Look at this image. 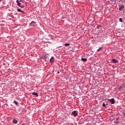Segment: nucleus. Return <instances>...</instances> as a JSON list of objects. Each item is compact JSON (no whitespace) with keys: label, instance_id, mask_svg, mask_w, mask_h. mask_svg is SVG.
Segmentation results:
<instances>
[{"label":"nucleus","instance_id":"nucleus-1","mask_svg":"<svg viewBox=\"0 0 125 125\" xmlns=\"http://www.w3.org/2000/svg\"><path fill=\"white\" fill-rule=\"evenodd\" d=\"M16 2L17 3V5L19 6L20 7L23 8L25 7V5L24 4V2H20L19 0H17Z\"/></svg>","mask_w":125,"mask_h":125},{"label":"nucleus","instance_id":"nucleus-2","mask_svg":"<svg viewBox=\"0 0 125 125\" xmlns=\"http://www.w3.org/2000/svg\"><path fill=\"white\" fill-rule=\"evenodd\" d=\"M71 115L74 116V117H77V116H78L79 114H78V112L77 111L74 110L72 112Z\"/></svg>","mask_w":125,"mask_h":125},{"label":"nucleus","instance_id":"nucleus-3","mask_svg":"<svg viewBox=\"0 0 125 125\" xmlns=\"http://www.w3.org/2000/svg\"><path fill=\"white\" fill-rule=\"evenodd\" d=\"M108 101H109L110 103H111V104H115V99H107Z\"/></svg>","mask_w":125,"mask_h":125},{"label":"nucleus","instance_id":"nucleus-4","mask_svg":"<svg viewBox=\"0 0 125 125\" xmlns=\"http://www.w3.org/2000/svg\"><path fill=\"white\" fill-rule=\"evenodd\" d=\"M55 59H54V57H52L51 59H50V63H52L54 62Z\"/></svg>","mask_w":125,"mask_h":125},{"label":"nucleus","instance_id":"nucleus-5","mask_svg":"<svg viewBox=\"0 0 125 125\" xmlns=\"http://www.w3.org/2000/svg\"><path fill=\"white\" fill-rule=\"evenodd\" d=\"M36 24V21H32L29 24V25L31 27H33Z\"/></svg>","mask_w":125,"mask_h":125},{"label":"nucleus","instance_id":"nucleus-6","mask_svg":"<svg viewBox=\"0 0 125 125\" xmlns=\"http://www.w3.org/2000/svg\"><path fill=\"white\" fill-rule=\"evenodd\" d=\"M124 8H125V6H124V5H121L120 6L119 10H122V9H124Z\"/></svg>","mask_w":125,"mask_h":125},{"label":"nucleus","instance_id":"nucleus-7","mask_svg":"<svg viewBox=\"0 0 125 125\" xmlns=\"http://www.w3.org/2000/svg\"><path fill=\"white\" fill-rule=\"evenodd\" d=\"M13 124H17V123H18V121H17V120L14 119L13 120Z\"/></svg>","mask_w":125,"mask_h":125},{"label":"nucleus","instance_id":"nucleus-8","mask_svg":"<svg viewBox=\"0 0 125 125\" xmlns=\"http://www.w3.org/2000/svg\"><path fill=\"white\" fill-rule=\"evenodd\" d=\"M81 60L82 61H83V62L87 61V59L86 58H82Z\"/></svg>","mask_w":125,"mask_h":125},{"label":"nucleus","instance_id":"nucleus-9","mask_svg":"<svg viewBox=\"0 0 125 125\" xmlns=\"http://www.w3.org/2000/svg\"><path fill=\"white\" fill-rule=\"evenodd\" d=\"M17 11L18 12H21V13H24V11H21V9H18Z\"/></svg>","mask_w":125,"mask_h":125},{"label":"nucleus","instance_id":"nucleus-10","mask_svg":"<svg viewBox=\"0 0 125 125\" xmlns=\"http://www.w3.org/2000/svg\"><path fill=\"white\" fill-rule=\"evenodd\" d=\"M32 95H35V96H37V97H38V96H39V95L38 94V93H37L36 92L32 93Z\"/></svg>","mask_w":125,"mask_h":125},{"label":"nucleus","instance_id":"nucleus-11","mask_svg":"<svg viewBox=\"0 0 125 125\" xmlns=\"http://www.w3.org/2000/svg\"><path fill=\"white\" fill-rule=\"evenodd\" d=\"M116 120L114 121V123L115 124H119V119L118 118H116Z\"/></svg>","mask_w":125,"mask_h":125},{"label":"nucleus","instance_id":"nucleus-12","mask_svg":"<svg viewBox=\"0 0 125 125\" xmlns=\"http://www.w3.org/2000/svg\"><path fill=\"white\" fill-rule=\"evenodd\" d=\"M112 62L113 63H118V61L116 59H113L112 60Z\"/></svg>","mask_w":125,"mask_h":125},{"label":"nucleus","instance_id":"nucleus-13","mask_svg":"<svg viewBox=\"0 0 125 125\" xmlns=\"http://www.w3.org/2000/svg\"><path fill=\"white\" fill-rule=\"evenodd\" d=\"M14 103L15 104V105H18V102H17L16 101H14Z\"/></svg>","mask_w":125,"mask_h":125},{"label":"nucleus","instance_id":"nucleus-14","mask_svg":"<svg viewBox=\"0 0 125 125\" xmlns=\"http://www.w3.org/2000/svg\"><path fill=\"white\" fill-rule=\"evenodd\" d=\"M64 45L65 46H69V45H70V43H65Z\"/></svg>","mask_w":125,"mask_h":125},{"label":"nucleus","instance_id":"nucleus-15","mask_svg":"<svg viewBox=\"0 0 125 125\" xmlns=\"http://www.w3.org/2000/svg\"><path fill=\"white\" fill-rule=\"evenodd\" d=\"M101 49H102V47H100V48L97 50V52L100 51V50H101Z\"/></svg>","mask_w":125,"mask_h":125},{"label":"nucleus","instance_id":"nucleus-16","mask_svg":"<svg viewBox=\"0 0 125 125\" xmlns=\"http://www.w3.org/2000/svg\"><path fill=\"white\" fill-rule=\"evenodd\" d=\"M103 107H106V104H105V103H103Z\"/></svg>","mask_w":125,"mask_h":125},{"label":"nucleus","instance_id":"nucleus-17","mask_svg":"<svg viewBox=\"0 0 125 125\" xmlns=\"http://www.w3.org/2000/svg\"><path fill=\"white\" fill-rule=\"evenodd\" d=\"M119 21H120V22H123V19L122 18H120L119 19Z\"/></svg>","mask_w":125,"mask_h":125},{"label":"nucleus","instance_id":"nucleus-18","mask_svg":"<svg viewBox=\"0 0 125 125\" xmlns=\"http://www.w3.org/2000/svg\"><path fill=\"white\" fill-rule=\"evenodd\" d=\"M101 25H99L97 27V28H98V29H99V28H101Z\"/></svg>","mask_w":125,"mask_h":125},{"label":"nucleus","instance_id":"nucleus-19","mask_svg":"<svg viewBox=\"0 0 125 125\" xmlns=\"http://www.w3.org/2000/svg\"><path fill=\"white\" fill-rule=\"evenodd\" d=\"M20 2H24L23 0H20Z\"/></svg>","mask_w":125,"mask_h":125},{"label":"nucleus","instance_id":"nucleus-20","mask_svg":"<svg viewBox=\"0 0 125 125\" xmlns=\"http://www.w3.org/2000/svg\"><path fill=\"white\" fill-rule=\"evenodd\" d=\"M122 88V86H120V87H119V89H121Z\"/></svg>","mask_w":125,"mask_h":125},{"label":"nucleus","instance_id":"nucleus-21","mask_svg":"<svg viewBox=\"0 0 125 125\" xmlns=\"http://www.w3.org/2000/svg\"><path fill=\"white\" fill-rule=\"evenodd\" d=\"M58 74H60V72H59V71H58Z\"/></svg>","mask_w":125,"mask_h":125},{"label":"nucleus","instance_id":"nucleus-22","mask_svg":"<svg viewBox=\"0 0 125 125\" xmlns=\"http://www.w3.org/2000/svg\"><path fill=\"white\" fill-rule=\"evenodd\" d=\"M0 1H1V0H0Z\"/></svg>","mask_w":125,"mask_h":125}]
</instances>
